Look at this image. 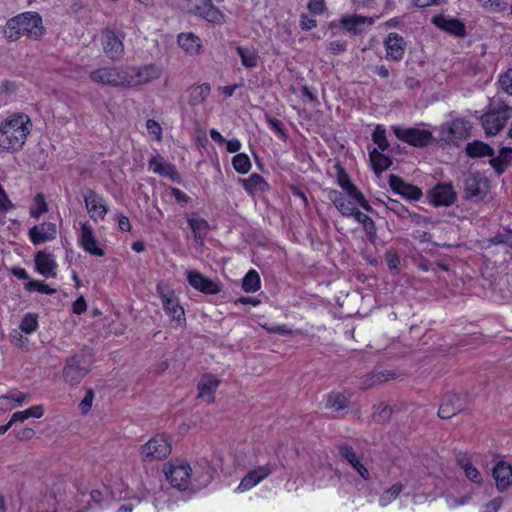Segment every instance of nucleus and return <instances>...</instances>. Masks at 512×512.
<instances>
[{
    "mask_svg": "<svg viewBox=\"0 0 512 512\" xmlns=\"http://www.w3.org/2000/svg\"><path fill=\"white\" fill-rule=\"evenodd\" d=\"M164 474L171 487L186 491L206 487L213 480L216 469L206 458L193 463L173 460L164 465Z\"/></svg>",
    "mask_w": 512,
    "mask_h": 512,
    "instance_id": "obj_1",
    "label": "nucleus"
},
{
    "mask_svg": "<svg viewBox=\"0 0 512 512\" xmlns=\"http://www.w3.org/2000/svg\"><path fill=\"white\" fill-rule=\"evenodd\" d=\"M160 74L158 66H100L91 72L94 82L111 86H134Z\"/></svg>",
    "mask_w": 512,
    "mask_h": 512,
    "instance_id": "obj_2",
    "label": "nucleus"
},
{
    "mask_svg": "<svg viewBox=\"0 0 512 512\" xmlns=\"http://www.w3.org/2000/svg\"><path fill=\"white\" fill-rule=\"evenodd\" d=\"M75 484L62 476L51 477L40 486L32 500L31 512H58L67 506L66 501ZM20 512H24L22 509Z\"/></svg>",
    "mask_w": 512,
    "mask_h": 512,
    "instance_id": "obj_3",
    "label": "nucleus"
},
{
    "mask_svg": "<svg viewBox=\"0 0 512 512\" xmlns=\"http://www.w3.org/2000/svg\"><path fill=\"white\" fill-rule=\"evenodd\" d=\"M33 129L31 118L14 113L0 123V152H19Z\"/></svg>",
    "mask_w": 512,
    "mask_h": 512,
    "instance_id": "obj_4",
    "label": "nucleus"
},
{
    "mask_svg": "<svg viewBox=\"0 0 512 512\" xmlns=\"http://www.w3.org/2000/svg\"><path fill=\"white\" fill-rule=\"evenodd\" d=\"M43 31L41 16L37 12H25L7 22L5 35L10 41H15L22 35L38 39Z\"/></svg>",
    "mask_w": 512,
    "mask_h": 512,
    "instance_id": "obj_5",
    "label": "nucleus"
},
{
    "mask_svg": "<svg viewBox=\"0 0 512 512\" xmlns=\"http://www.w3.org/2000/svg\"><path fill=\"white\" fill-rule=\"evenodd\" d=\"M94 358L89 350H83L70 357L63 370L65 381L71 385L78 384L91 370Z\"/></svg>",
    "mask_w": 512,
    "mask_h": 512,
    "instance_id": "obj_6",
    "label": "nucleus"
},
{
    "mask_svg": "<svg viewBox=\"0 0 512 512\" xmlns=\"http://www.w3.org/2000/svg\"><path fill=\"white\" fill-rule=\"evenodd\" d=\"M327 197L344 217H350L355 214L358 207L367 211L371 210V206L363 193L362 199H360L357 196L353 197L351 194H345L344 192H340L335 189H329L327 191Z\"/></svg>",
    "mask_w": 512,
    "mask_h": 512,
    "instance_id": "obj_7",
    "label": "nucleus"
},
{
    "mask_svg": "<svg viewBox=\"0 0 512 512\" xmlns=\"http://www.w3.org/2000/svg\"><path fill=\"white\" fill-rule=\"evenodd\" d=\"M512 116V107L500 103L481 117L482 126L487 135H496Z\"/></svg>",
    "mask_w": 512,
    "mask_h": 512,
    "instance_id": "obj_8",
    "label": "nucleus"
},
{
    "mask_svg": "<svg viewBox=\"0 0 512 512\" xmlns=\"http://www.w3.org/2000/svg\"><path fill=\"white\" fill-rule=\"evenodd\" d=\"M171 453V444L167 437L163 434H158L149 439L144 445L141 446L140 454L144 461L163 460Z\"/></svg>",
    "mask_w": 512,
    "mask_h": 512,
    "instance_id": "obj_9",
    "label": "nucleus"
},
{
    "mask_svg": "<svg viewBox=\"0 0 512 512\" xmlns=\"http://www.w3.org/2000/svg\"><path fill=\"white\" fill-rule=\"evenodd\" d=\"M465 196L472 202L483 201L490 191L488 179L479 173H471L464 180Z\"/></svg>",
    "mask_w": 512,
    "mask_h": 512,
    "instance_id": "obj_10",
    "label": "nucleus"
},
{
    "mask_svg": "<svg viewBox=\"0 0 512 512\" xmlns=\"http://www.w3.org/2000/svg\"><path fill=\"white\" fill-rule=\"evenodd\" d=\"M83 199L90 219L95 223L103 221L109 212L107 199L92 189L83 194Z\"/></svg>",
    "mask_w": 512,
    "mask_h": 512,
    "instance_id": "obj_11",
    "label": "nucleus"
},
{
    "mask_svg": "<svg viewBox=\"0 0 512 512\" xmlns=\"http://www.w3.org/2000/svg\"><path fill=\"white\" fill-rule=\"evenodd\" d=\"M392 131L399 140L417 148L427 146L432 140L431 132L424 129L394 125Z\"/></svg>",
    "mask_w": 512,
    "mask_h": 512,
    "instance_id": "obj_12",
    "label": "nucleus"
},
{
    "mask_svg": "<svg viewBox=\"0 0 512 512\" xmlns=\"http://www.w3.org/2000/svg\"><path fill=\"white\" fill-rule=\"evenodd\" d=\"M78 245L88 254L96 257L105 255L104 249L101 247L98 239L94 234L93 227L88 221L79 224L77 235Z\"/></svg>",
    "mask_w": 512,
    "mask_h": 512,
    "instance_id": "obj_13",
    "label": "nucleus"
},
{
    "mask_svg": "<svg viewBox=\"0 0 512 512\" xmlns=\"http://www.w3.org/2000/svg\"><path fill=\"white\" fill-rule=\"evenodd\" d=\"M275 470V464L267 462L263 465L256 466L250 469L247 474L241 479L236 488V492L243 493L251 490L263 480L268 478Z\"/></svg>",
    "mask_w": 512,
    "mask_h": 512,
    "instance_id": "obj_14",
    "label": "nucleus"
},
{
    "mask_svg": "<svg viewBox=\"0 0 512 512\" xmlns=\"http://www.w3.org/2000/svg\"><path fill=\"white\" fill-rule=\"evenodd\" d=\"M157 292L161 298L164 311L171 318V321L175 322L177 326L182 325L185 322V312L174 291L158 287Z\"/></svg>",
    "mask_w": 512,
    "mask_h": 512,
    "instance_id": "obj_15",
    "label": "nucleus"
},
{
    "mask_svg": "<svg viewBox=\"0 0 512 512\" xmlns=\"http://www.w3.org/2000/svg\"><path fill=\"white\" fill-rule=\"evenodd\" d=\"M185 274L188 284L193 289L203 294L215 295L220 293L222 290V286L219 282L204 276L200 271L196 269H189Z\"/></svg>",
    "mask_w": 512,
    "mask_h": 512,
    "instance_id": "obj_16",
    "label": "nucleus"
},
{
    "mask_svg": "<svg viewBox=\"0 0 512 512\" xmlns=\"http://www.w3.org/2000/svg\"><path fill=\"white\" fill-rule=\"evenodd\" d=\"M189 13L215 24H221L224 21L223 13L213 5L212 0L192 1L189 5Z\"/></svg>",
    "mask_w": 512,
    "mask_h": 512,
    "instance_id": "obj_17",
    "label": "nucleus"
},
{
    "mask_svg": "<svg viewBox=\"0 0 512 512\" xmlns=\"http://www.w3.org/2000/svg\"><path fill=\"white\" fill-rule=\"evenodd\" d=\"M57 234V226L52 222H43L38 225H34L28 231L29 239L34 245H41L43 243L53 241L56 239Z\"/></svg>",
    "mask_w": 512,
    "mask_h": 512,
    "instance_id": "obj_18",
    "label": "nucleus"
},
{
    "mask_svg": "<svg viewBox=\"0 0 512 512\" xmlns=\"http://www.w3.org/2000/svg\"><path fill=\"white\" fill-rule=\"evenodd\" d=\"M431 22L439 29L456 37H465L467 35L466 25L457 18L443 14L435 15Z\"/></svg>",
    "mask_w": 512,
    "mask_h": 512,
    "instance_id": "obj_19",
    "label": "nucleus"
},
{
    "mask_svg": "<svg viewBox=\"0 0 512 512\" xmlns=\"http://www.w3.org/2000/svg\"><path fill=\"white\" fill-rule=\"evenodd\" d=\"M220 384V380L212 375L205 374L198 382V395L197 398L201 401L210 404L214 402L215 393Z\"/></svg>",
    "mask_w": 512,
    "mask_h": 512,
    "instance_id": "obj_20",
    "label": "nucleus"
},
{
    "mask_svg": "<svg viewBox=\"0 0 512 512\" xmlns=\"http://www.w3.org/2000/svg\"><path fill=\"white\" fill-rule=\"evenodd\" d=\"M105 54L112 60L118 61L124 53V45L114 31L106 30L102 35Z\"/></svg>",
    "mask_w": 512,
    "mask_h": 512,
    "instance_id": "obj_21",
    "label": "nucleus"
},
{
    "mask_svg": "<svg viewBox=\"0 0 512 512\" xmlns=\"http://www.w3.org/2000/svg\"><path fill=\"white\" fill-rule=\"evenodd\" d=\"M456 198L451 184H439L429 192V200L434 206H449Z\"/></svg>",
    "mask_w": 512,
    "mask_h": 512,
    "instance_id": "obj_22",
    "label": "nucleus"
},
{
    "mask_svg": "<svg viewBox=\"0 0 512 512\" xmlns=\"http://www.w3.org/2000/svg\"><path fill=\"white\" fill-rule=\"evenodd\" d=\"M35 267L40 275L46 278H54L58 265L52 254L41 250L35 255Z\"/></svg>",
    "mask_w": 512,
    "mask_h": 512,
    "instance_id": "obj_23",
    "label": "nucleus"
},
{
    "mask_svg": "<svg viewBox=\"0 0 512 512\" xmlns=\"http://www.w3.org/2000/svg\"><path fill=\"white\" fill-rule=\"evenodd\" d=\"M391 188L398 194L410 200H419L423 193L420 188L405 183L402 179L395 175H391L389 179Z\"/></svg>",
    "mask_w": 512,
    "mask_h": 512,
    "instance_id": "obj_24",
    "label": "nucleus"
},
{
    "mask_svg": "<svg viewBox=\"0 0 512 512\" xmlns=\"http://www.w3.org/2000/svg\"><path fill=\"white\" fill-rule=\"evenodd\" d=\"M387 58L391 61H399L405 50V41L402 36L395 32L388 34L385 42Z\"/></svg>",
    "mask_w": 512,
    "mask_h": 512,
    "instance_id": "obj_25",
    "label": "nucleus"
},
{
    "mask_svg": "<svg viewBox=\"0 0 512 512\" xmlns=\"http://www.w3.org/2000/svg\"><path fill=\"white\" fill-rule=\"evenodd\" d=\"M493 477L499 491L506 490L512 485V467L510 464L500 461L493 468Z\"/></svg>",
    "mask_w": 512,
    "mask_h": 512,
    "instance_id": "obj_26",
    "label": "nucleus"
},
{
    "mask_svg": "<svg viewBox=\"0 0 512 512\" xmlns=\"http://www.w3.org/2000/svg\"><path fill=\"white\" fill-rule=\"evenodd\" d=\"M149 169L154 173H157L161 176L169 177L172 180H178L179 175L176 171L175 167L166 162L160 155L153 156L149 160Z\"/></svg>",
    "mask_w": 512,
    "mask_h": 512,
    "instance_id": "obj_27",
    "label": "nucleus"
},
{
    "mask_svg": "<svg viewBox=\"0 0 512 512\" xmlns=\"http://www.w3.org/2000/svg\"><path fill=\"white\" fill-rule=\"evenodd\" d=\"M341 26L349 33L354 35L360 34L363 31L364 25L373 24V19L361 15L353 14L344 16L340 20Z\"/></svg>",
    "mask_w": 512,
    "mask_h": 512,
    "instance_id": "obj_28",
    "label": "nucleus"
},
{
    "mask_svg": "<svg viewBox=\"0 0 512 512\" xmlns=\"http://www.w3.org/2000/svg\"><path fill=\"white\" fill-rule=\"evenodd\" d=\"M456 461L459 467L463 470L465 476L467 479H469L471 482L475 484H481L482 483V475L479 472V470L472 464L470 458L464 454L459 453L456 456Z\"/></svg>",
    "mask_w": 512,
    "mask_h": 512,
    "instance_id": "obj_29",
    "label": "nucleus"
},
{
    "mask_svg": "<svg viewBox=\"0 0 512 512\" xmlns=\"http://www.w3.org/2000/svg\"><path fill=\"white\" fill-rule=\"evenodd\" d=\"M240 182L245 191L250 195L265 192L269 187L265 179L256 173L251 174L248 178L240 179Z\"/></svg>",
    "mask_w": 512,
    "mask_h": 512,
    "instance_id": "obj_30",
    "label": "nucleus"
},
{
    "mask_svg": "<svg viewBox=\"0 0 512 512\" xmlns=\"http://www.w3.org/2000/svg\"><path fill=\"white\" fill-rule=\"evenodd\" d=\"M150 495V490L146 485L142 484L137 491L129 498L126 503L122 504L116 512H132L142 501L146 500Z\"/></svg>",
    "mask_w": 512,
    "mask_h": 512,
    "instance_id": "obj_31",
    "label": "nucleus"
},
{
    "mask_svg": "<svg viewBox=\"0 0 512 512\" xmlns=\"http://www.w3.org/2000/svg\"><path fill=\"white\" fill-rule=\"evenodd\" d=\"M336 182L345 194H351L353 197L357 196L362 199V192L351 182L349 175L344 169L338 168Z\"/></svg>",
    "mask_w": 512,
    "mask_h": 512,
    "instance_id": "obj_32",
    "label": "nucleus"
},
{
    "mask_svg": "<svg viewBox=\"0 0 512 512\" xmlns=\"http://www.w3.org/2000/svg\"><path fill=\"white\" fill-rule=\"evenodd\" d=\"M490 163L497 173H503L505 169L512 163V148H501L499 155L495 158H492Z\"/></svg>",
    "mask_w": 512,
    "mask_h": 512,
    "instance_id": "obj_33",
    "label": "nucleus"
},
{
    "mask_svg": "<svg viewBox=\"0 0 512 512\" xmlns=\"http://www.w3.org/2000/svg\"><path fill=\"white\" fill-rule=\"evenodd\" d=\"M351 217L363 226L366 237L369 241L373 242L376 238V226L372 218L362 213L359 209Z\"/></svg>",
    "mask_w": 512,
    "mask_h": 512,
    "instance_id": "obj_34",
    "label": "nucleus"
},
{
    "mask_svg": "<svg viewBox=\"0 0 512 512\" xmlns=\"http://www.w3.org/2000/svg\"><path fill=\"white\" fill-rule=\"evenodd\" d=\"M178 44L187 53H197L201 47L199 37L192 33H181L178 36Z\"/></svg>",
    "mask_w": 512,
    "mask_h": 512,
    "instance_id": "obj_35",
    "label": "nucleus"
},
{
    "mask_svg": "<svg viewBox=\"0 0 512 512\" xmlns=\"http://www.w3.org/2000/svg\"><path fill=\"white\" fill-rule=\"evenodd\" d=\"M369 157H370V161H371L373 170L377 174H380L383 171L387 170L392 164L391 159L388 156L377 151V149H373L369 153Z\"/></svg>",
    "mask_w": 512,
    "mask_h": 512,
    "instance_id": "obj_36",
    "label": "nucleus"
},
{
    "mask_svg": "<svg viewBox=\"0 0 512 512\" xmlns=\"http://www.w3.org/2000/svg\"><path fill=\"white\" fill-rule=\"evenodd\" d=\"M210 91L211 87L208 83H203L191 88L189 92V104L191 106L200 105L208 97Z\"/></svg>",
    "mask_w": 512,
    "mask_h": 512,
    "instance_id": "obj_37",
    "label": "nucleus"
},
{
    "mask_svg": "<svg viewBox=\"0 0 512 512\" xmlns=\"http://www.w3.org/2000/svg\"><path fill=\"white\" fill-rule=\"evenodd\" d=\"M187 222L194 234L195 239L203 240L209 228L208 222L197 215L190 216L187 219Z\"/></svg>",
    "mask_w": 512,
    "mask_h": 512,
    "instance_id": "obj_38",
    "label": "nucleus"
},
{
    "mask_svg": "<svg viewBox=\"0 0 512 512\" xmlns=\"http://www.w3.org/2000/svg\"><path fill=\"white\" fill-rule=\"evenodd\" d=\"M404 490V485L400 482L394 483L391 487L384 490L379 497V506L384 508L391 504Z\"/></svg>",
    "mask_w": 512,
    "mask_h": 512,
    "instance_id": "obj_39",
    "label": "nucleus"
},
{
    "mask_svg": "<svg viewBox=\"0 0 512 512\" xmlns=\"http://www.w3.org/2000/svg\"><path fill=\"white\" fill-rule=\"evenodd\" d=\"M106 489L110 497L117 501L126 500L132 496L128 491L127 485L120 480L109 484Z\"/></svg>",
    "mask_w": 512,
    "mask_h": 512,
    "instance_id": "obj_40",
    "label": "nucleus"
},
{
    "mask_svg": "<svg viewBox=\"0 0 512 512\" xmlns=\"http://www.w3.org/2000/svg\"><path fill=\"white\" fill-rule=\"evenodd\" d=\"M466 153L470 157H485V156H492L493 155V149L481 142V141H474L472 143H469L466 147Z\"/></svg>",
    "mask_w": 512,
    "mask_h": 512,
    "instance_id": "obj_41",
    "label": "nucleus"
},
{
    "mask_svg": "<svg viewBox=\"0 0 512 512\" xmlns=\"http://www.w3.org/2000/svg\"><path fill=\"white\" fill-rule=\"evenodd\" d=\"M261 280L255 270H250L243 278L242 289L247 293H253L260 289Z\"/></svg>",
    "mask_w": 512,
    "mask_h": 512,
    "instance_id": "obj_42",
    "label": "nucleus"
},
{
    "mask_svg": "<svg viewBox=\"0 0 512 512\" xmlns=\"http://www.w3.org/2000/svg\"><path fill=\"white\" fill-rule=\"evenodd\" d=\"M232 165L235 171L240 174H246L251 169L250 158L245 153H237L232 158Z\"/></svg>",
    "mask_w": 512,
    "mask_h": 512,
    "instance_id": "obj_43",
    "label": "nucleus"
},
{
    "mask_svg": "<svg viewBox=\"0 0 512 512\" xmlns=\"http://www.w3.org/2000/svg\"><path fill=\"white\" fill-rule=\"evenodd\" d=\"M33 202H34V204L30 208V216L32 218L38 219L42 214L47 212V210H48L47 203H46L45 197L42 194H37L34 197Z\"/></svg>",
    "mask_w": 512,
    "mask_h": 512,
    "instance_id": "obj_44",
    "label": "nucleus"
},
{
    "mask_svg": "<svg viewBox=\"0 0 512 512\" xmlns=\"http://www.w3.org/2000/svg\"><path fill=\"white\" fill-rule=\"evenodd\" d=\"M469 124L467 121L456 119L450 124V133L455 138H465L468 135Z\"/></svg>",
    "mask_w": 512,
    "mask_h": 512,
    "instance_id": "obj_45",
    "label": "nucleus"
},
{
    "mask_svg": "<svg viewBox=\"0 0 512 512\" xmlns=\"http://www.w3.org/2000/svg\"><path fill=\"white\" fill-rule=\"evenodd\" d=\"M430 494V491L426 489H421V485L414 483L412 485V490L404 493L406 498H410L414 503H422L427 499V496Z\"/></svg>",
    "mask_w": 512,
    "mask_h": 512,
    "instance_id": "obj_46",
    "label": "nucleus"
},
{
    "mask_svg": "<svg viewBox=\"0 0 512 512\" xmlns=\"http://www.w3.org/2000/svg\"><path fill=\"white\" fill-rule=\"evenodd\" d=\"M373 142L382 151H385L389 147V142L386 137V130L382 125H377L372 134Z\"/></svg>",
    "mask_w": 512,
    "mask_h": 512,
    "instance_id": "obj_47",
    "label": "nucleus"
},
{
    "mask_svg": "<svg viewBox=\"0 0 512 512\" xmlns=\"http://www.w3.org/2000/svg\"><path fill=\"white\" fill-rule=\"evenodd\" d=\"M38 328V317L35 314H26L20 324V330L26 334L35 332Z\"/></svg>",
    "mask_w": 512,
    "mask_h": 512,
    "instance_id": "obj_48",
    "label": "nucleus"
},
{
    "mask_svg": "<svg viewBox=\"0 0 512 512\" xmlns=\"http://www.w3.org/2000/svg\"><path fill=\"white\" fill-rule=\"evenodd\" d=\"M348 405V399L341 393H331L327 398V406L335 411L344 409Z\"/></svg>",
    "mask_w": 512,
    "mask_h": 512,
    "instance_id": "obj_49",
    "label": "nucleus"
},
{
    "mask_svg": "<svg viewBox=\"0 0 512 512\" xmlns=\"http://www.w3.org/2000/svg\"><path fill=\"white\" fill-rule=\"evenodd\" d=\"M25 289L29 292L37 291L38 293L45 295H52L56 292L55 289L49 287L44 282L38 280H31L25 284Z\"/></svg>",
    "mask_w": 512,
    "mask_h": 512,
    "instance_id": "obj_50",
    "label": "nucleus"
},
{
    "mask_svg": "<svg viewBox=\"0 0 512 512\" xmlns=\"http://www.w3.org/2000/svg\"><path fill=\"white\" fill-rule=\"evenodd\" d=\"M461 410L460 406H455L452 402H444L440 405L438 415L442 419H449Z\"/></svg>",
    "mask_w": 512,
    "mask_h": 512,
    "instance_id": "obj_51",
    "label": "nucleus"
},
{
    "mask_svg": "<svg viewBox=\"0 0 512 512\" xmlns=\"http://www.w3.org/2000/svg\"><path fill=\"white\" fill-rule=\"evenodd\" d=\"M385 205L387 209L401 218H406L409 215L408 209L397 200L389 198Z\"/></svg>",
    "mask_w": 512,
    "mask_h": 512,
    "instance_id": "obj_52",
    "label": "nucleus"
},
{
    "mask_svg": "<svg viewBox=\"0 0 512 512\" xmlns=\"http://www.w3.org/2000/svg\"><path fill=\"white\" fill-rule=\"evenodd\" d=\"M94 392L92 389H87L84 395V398L79 404V409L83 415H86L90 409L92 408L94 401Z\"/></svg>",
    "mask_w": 512,
    "mask_h": 512,
    "instance_id": "obj_53",
    "label": "nucleus"
},
{
    "mask_svg": "<svg viewBox=\"0 0 512 512\" xmlns=\"http://www.w3.org/2000/svg\"><path fill=\"white\" fill-rule=\"evenodd\" d=\"M146 128H147L149 135L153 139H155L157 141H160L162 139V127L160 126V124L157 121H155L153 119L147 120Z\"/></svg>",
    "mask_w": 512,
    "mask_h": 512,
    "instance_id": "obj_54",
    "label": "nucleus"
},
{
    "mask_svg": "<svg viewBox=\"0 0 512 512\" xmlns=\"http://www.w3.org/2000/svg\"><path fill=\"white\" fill-rule=\"evenodd\" d=\"M499 83L506 93L512 95V67L508 68L505 73L500 75Z\"/></svg>",
    "mask_w": 512,
    "mask_h": 512,
    "instance_id": "obj_55",
    "label": "nucleus"
},
{
    "mask_svg": "<svg viewBox=\"0 0 512 512\" xmlns=\"http://www.w3.org/2000/svg\"><path fill=\"white\" fill-rule=\"evenodd\" d=\"M14 208H15L14 204L9 199L3 186L0 184V212L6 213L10 210H13Z\"/></svg>",
    "mask_w": 512,
    "mask_h": 512,
    "instance_id": "obj_56",
    "label": "nucleus"
},
{
    "mask_svg": "<svg viewBox=\"0 0 512 512\" xmlns=\"http://www.w3.org/2000/svg\"><path fill=\"white\" fill-rule=\"evenodd\" d=\"M9 397L11 399V403L15 407L22 406L28 399L29 395L20 391H11Z\"/></svg>",
    "mask_w": 512,
    "mask_h": 512,
    "instance_id": "obj_57",
    "label": "nucleus"
},
{
    "mask_svg": "<svg viewBox=\"0 0 512 512\" xmlns=\"http://www.w3.org/2000/svg\"><path fill=\"white\" fill-rule=\"evenodd\" d=\"M339 452L341 456L350 464L356 459H358V455L356 454L355 450L349 446V445H342L339 448Z\"/></svg>",
    "mask_w": 512,
    "mask_h": 512,
    "instance_id": "obj_58",
    "label": "nucleus"
},
{
    "mask_svg": "<svg viewBox=\"0 0 512 512\" xmlns=\"http://www.w3.org/2000/svg\"><path fill=\"white\" fill-rule=\"evenodd\" d=\"M235 50L241 58L242 64H254V53L248 48L236 47Z\"/></svg>",
    "mask_w": 512,
    "mask_h": 512,
    "instance_id": "obj_59",
    "label": "nucleus"
},
{
    "mask_svg": "<svg viewBox=\"0 0 512 512\" xmlns=\"http://www.w3.org/2000/svg\"><path fill=\"white\" fill-rule=\"evenodd\" d=\"M352 468L359 474V476L364 480L370 479V472L365 467V465L360 461V459H356V461L350 463Z\"/></svg>",
    "mask_w": 512,
    "mask_h": 512,
    "instance_id": "obj_60",
    "label": "nucleus"
},
{
    "mask_svg": "<svg viewBox=\"0 0 512 512\" xmlns=\"http://www.w3.org/2000/svg\"><path fill=\"white\" fill-rule=\"evenodd\" d=\"M502 505V499L497 497L481 507L480 512H498Z\"/></svg>",
    "mask_w": 512,
    "mask_h": 512,
    "instance_id": "obj_61",
    "label": "nucleus"
},
{
    "mask_svg": "<svg viewBox=\"0 0 512 512\" xmlns=\"http://www.w3.org/2000/svg\"><path fill=\"white\" fill-rule=\"evenodd\" d=\"M34 435H35L34 429L29 428V427H24V428H21L20 430L15 431V436L20 441L30 440L31 438L34 437Z\"/></svg>",
    "mask_w": 512,
    "mask_h": 512,
    "instance_id": "obj_62",
    "label": "nucleus"
},
{
    "mask_svg": "<svg viewBox=\"0 0 512 512\" xmlns=\"http://www.w3.org/2000/svg\"><path fill=\"white\" fill-rule=\"evenodd\" d=\"M90 498L91 501L94 504L99 505L101 509L106 507V499L100 490H92L90 492Z\"/></svg>",
    "mask_w": 512,
    "mask_h": 512,
    "instance_id": "obj_63",
    "label": "nucleus"
},
{
    "mask_svg": "<svg viewBox=\"0 0 512 512\" xmlns=\"http://www.w3.org/2000/svg\"><path fill=\"white\" fill-rule=\"evenodd\" d=\"M308 9L314 14H321L325 9L324 0H310Z\"/></svg>",
    "mask_w": 512,
    "mask_h": 512,
    "instance_id": "obj_64",
    "label": "nucleus"
}]
</instances>
